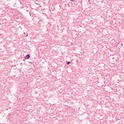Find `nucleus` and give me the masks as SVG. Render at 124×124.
<instances>
[{
  "mask_svg": "<svg viewBox=\"0 0 124 124\" xmlns=\"http://www.w3.org/2000/svg\"><path fill=\"white\" fill-rule=\"evenodd\" d=\"M30 58H31V56H30V54H27V55L25 57V60H27V59H30Z\"/></svg>",
  "mask_w": 124,
  "mask_h": 124,
  "instance_id": "1",
  "label": "nucleus"
},
{
  "mask_svg": "<svg viewBox=\"0 0 124 124\" xmlns=\"http://www.w3.org/2000/svg\"><path fill=\"white\" fill-rule=\"evenodd\" d=\"M70 63H71L70 62H66V64H69Z\"/></svg>",
  "mask_w": 124,
  "mask_h": 124,
  "instance_id": "2",
  "label": "nucleus"
},
{
  "mask_svg": "<svg viewBox=\"0 0 124 124\" xmlns=\"http://www.w3.org/2000/svg\"><path fill=\"white\" fill-rule=\"evenodd\" d=\"M71 1H73V0H70Z\"/></svg>",
  "mask_w": 124,
  "mask_h": 124,
  "instance_id": "3",
  "label": "nucleus"
},
{
  "mask_svg": "<svg viewBox=\"0 0 124 124\" xmlns=\"http://www.w3.org/2000/svg\"><path fill=\"white\" fill-rule=\"evenodd\" d=\"M28 35H29L28 34H27V35H26V36H28Z\"/></svg>",
  "mask_w": 124,
  "mask_h": 124,
  "instance_id": "4",
  "label": "nucleus"
}]
</instances>
